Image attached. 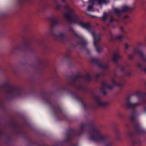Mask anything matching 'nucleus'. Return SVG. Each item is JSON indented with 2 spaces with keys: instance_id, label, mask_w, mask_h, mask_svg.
<instances>
[{
  "instance_id": "obj_22",
  "label": "nucleus",
  "mask_w": 146,
  "mask_h": 146,
  "mask_svg": "<svg viewBox=\"0 0 146 146\" xmlns=\"http://www.w3.org/2000/svg\"><path fill=\"white\" fill-rule=\"evenodd\" d=\"M108 2L105 0H96V2L99 5H102L103 4H106Z\"/></svg>"
},
{
  "instance_id": "obj_21",
  "label": "nucleus",
  "mask_w": 146,
  "mask_h": 146,
  "mask_svg": "<svg viewBox=\"0 0 146 146\" xmlns=\"http://www.w3.org/2000/svg\"><path fill=\"white\" fill-rule=\"evenodd\" d=\"M108 13L104 12L103 16L98 17V18L102 19L104 21H105L108 19Z\"/></svg>"
},
{
  "instance_id": "obj_3",
  "label": "nucleus",
  "mask_w": 146,
  "mask_h": 146,
  "mask_svg": "<svg viewBox=\"0 0 146 146\" xmlns=\"http://www.w3.org/2000/svg\"><path fill=\"white\" fill-rule=\"evenodd\" d=\"M126 107L132 110V113L130 116V119L132 124L136 132L138 134L144 133L145 131L140 127L139 123L136 120L135 118L138 115V113L135 107L139 104V103H132L130 102V98L128 96L127 99Z\"/></svg>"
},
{
  "instance_id": "obj_27",
  "label": "nucleus",
  "mask_w": 146,
  "mask_h": 146,
  "mask_svg": "<svg viewBox=\"0 0 146 146\" xmlns=\"http://www.w3.org/2000/svg\"><path fill=\"white\" fill-rule=\"evenodd\" d=\"M93 5H92L88 6L87 8V10L88 11H93Z\"/></svg>"
},
{
  "instance_id": "obj_20",
  "label": "nucleus",
  "mask_w": 146,
  "mask_h": 146,
  "mask_svg": "<svg viewBox=\"0 0 146 146\" xmlns=\"http://www.w3.org/2000/svg\"><path fill=\"white\" fill-rule=\"evenodd\" d=\"M121 58L120 56L117 53L114 54L113 56L112 60L115 63L117 62L118 59Z\"/></svg>"
},
{
  "instance_id": "obj_12",
  "label": "nucleus",
  "mask_w": 146,
  "mask_h": 146,
  "mask_svg": "<svg viewBox=\"0 0 146 146\" xmlns=\"http://www.w3.org/2000/svg\"><path fill=\"white\" fill-rule=\"evenodd\" d=\"M92 62L94 63L100 68L103 70H107L108 66L107 64H105L100 59L93 58L91 60Z\"/></svg>"
},
{
  "instance_id": "obj_2",
  "label": "nucleus",
  "mask_w": 146,
  "mask_h": 146,
  "mask_svg": "<svg viewBox=\"0 0 146 146\" xmlns=\"http://www.w3.org/2000/svg\"><path fill=\"white\" fill-rule=\"evenodd\" d=\"M40 94L43 100L50 105L54 115L58 119L66 120V116L59 105L57 103L52 104V103L51 102V96L49 93L44 90H42L41 91Z\"/></svg>"
},
{
  "instance_id": "obj_24",
  "label": "nucleus",
  "mask_w": 146,
  "mask_h": 146,
  "mask_svg": "<svg viewBox=\"0 0 146 146\" xmlns=\"http://www.w3.org/2000/svg\"><path fill=\"white\" fill-rule=\"evenodd\" d=\"M115 132L116 135V139L117 140H119L120 139V138L119 136V130L118 129H116L115 130Z\"/></svg>"
},
{
  "instance_id": "obj_11",
  "label": "nucleus",
  "mask_w": 146,
  "mask_h": 146,
  "mask_svg": "<svg viewBox=\"0 0 146 146\" xmlns=\"http://www.w3.org/2000/svg\"><path fill=\"white\" fill-rule=\"evenodd\" d=\"M145 86L146 87V82L145 83ZM136 95L139 98V101L141 104L143 106V109L146 112V92L143 93L139 91L137 92Z\"/></svg>"
},
{
  "instance_id": "obj_39",
  "label": "nucleus",
  "mask_w": 146,
  "mask_h": 146,
  "mask_svg": "<svg viewBox=\"0 0 146 146\" xmlns=\"http://www.w3.org/2000/svg\"><path fill=\"white\" fill-rule=\"evenodd\" d=\"M79 87L81 88H83V86H79Z\"/></svg>"
},
{
  "instance_id": "obj_40",
  "label": "nucleus",
  "mask_w": 146,
  "mask_h": 146,
  "mask_svg": "<svg viewBox=\"0 0 146 146\" xmlns=\"http://www.w3.org/2000/svg\"><path fill=\"white\" fill-rule=\"evenodd\" d=\"M61 1L62 2H65V0H61Z\"/></svg>"
},
{
  "instance_id": "obj_13",
  "label": "nucleus",
  "mask_w": 146,
  "mask_h": 146,
  "mask_svg": "<svg viewBox=\"0 0 146 146\" xmlns=\"http://www.w3.org/2000/svg\"><path fill=\"white\" fill-rule=\"evenodd\" d=\"M92 34L94 37V44L96 50L98 52H100L101 50V49L100 48V45L99 44V41L100 40V36L99 35H96L94 32H92Z\"/></svg>"
},
{
  "instance_id": "obj_5",
  "label": "nucleus",
  "mask_w": 146,
  "mask_h": 146,
  "mask_svg": "<svg viewBox=\"0 0 146 146\" xmlns=\"http://www.w3.org/2000/svg\"><path fill=\"white\" fill-rule=\"evenodd\" d=\"M3 86L7 90L8 96L10 99L15 96L20 97L23 92V89L21 87L16 86L10 84H5Z\"/></svg>"
},
{
  "instance_id": "obj_38",
  "label": "nucleus",
  "mask_w": 146,
  "mask_h": 146,
  "mask_svg": "<svg viewBox=\"0 0 146 146\" xmlns=\"http://www.w3.org/2000/svg\"><path fill=\"white\" fill-rule=\"evenodd\" d=\"M120 29L121 31L123 32V28L122 27H121Z\"/></svg>"
},
{
  "instance_id": "obj_35",
  "label": "nucleus",
  "mask_w": 146,
  "mask_h": 146,
  "mask_svg": "<svg viewBox=\"0 0 146 146\" xmlns=\"http://www.w3.org/2000/svg\"><path fill=\"white\" fill-rule=\"evenodd\" d=\"M129 59L131 60L133 58V56L132 55H129Z\"/></svg>"
},
{
  "instance_id": "obj_18",
  "label": "nucleus",
  "mask_w": 146,
  "mask_h": 146,
  "mask_svg": "<svg viewBox=\"0 0 146 146\" xmlns=\"http://www.w3.org/2000/svg\"><path fill=\"white\" fill-rule=\"evenodd\" d=\"M80 26L83 28L90 31L91 28L92 26L89 23H85L83 22L79 23Z\"/></svg>"
},
{
  "instance_id": "obj_19",
  "label": "nucleus",
  "mask_w": 146,
  "mask_h": 146,
  "mask_svg": "<svg viewBox=\"0 0 146 146\" xmlns=\"http://www.w3.org/2000/svg\"><path fill=\"white\" fill-rule=\"evenodd\" d=\"M124 37V36L123 35H120L117 36L115 37L112 36L111 37V40L112 42H114L118 40H121Z\"/></svg>"
},
{
  "instance_id": "obj_1",
  "label": "nucleus",
  "mask_w": 146,
  "mask_h": 146,
  "mask_svg": "<svg viewBox=\"0 0 146 146\" xmlns=\"http://www.w3.org/2000/svg\"><path fill=\"white\" fill-rule=\"evenodd\" d=\"M86 128L89 129L88 131L90 139L96 142L106 143L105 146H112L113 143L108 135L102 133L96 129L93 123H82L79 128L77 130L70 128L66 134L65 142L72 140L76 136H80L85 133Z\"/></svg>"
},
{
  "instance_id": "obj_15",
  "label": "nucleus",
  "mask_w": 146,
  "mask_h": 146,
  "mask_svg": "<svg viewBox=\"0 0 146 146\" xmlns=\"http://www.w3.org/2000/svg\"><path fill=\"white\" fill-rule=\"evenodd\" d=\"M127 135L130 138L132 139L131 142V146H141L140 142L137 141L134 138V135L133 132L129 131L127 132Z\"/></svg>"
},
{
  "instance_id": "obj_31",
  "label": "nucleus",
  "mask_w": 146,
  "mask_h": 146,
  "mask_svg": "<svg viewBox=\"0 0 146 146\" xmlns=\"http://www.w3.org/2000/svg\"><path fill=\"white\" fill-rule=\"evenodd\" d=\"M69 146H78V145L77 144H74L72 142H70L69 143Z\"/></svg>"
},
{
  "instance_id": "obj_16",
  "label": "nucleus",
  "mask_w": 146,
  "mask_h": 146,
  "mask_svg": "<svg viewBox=\"0 0 146 146\" xmlns=\"http://www.w3.org/2000/svg\"><path fill=\"white\" fill-rule=\"evenodd\" d=\"M94 98L97 104L99 106L106 107L109 104L108 102H102L98 96H95Z\"/></svg>"
},
{
  "instance_id": "obj_17",
  "label": "nucleus",
  "mask_w": 146,
  "mask_h": 146,
  "mask_svg": "<svg viewBox=\"0 0 146 146\" xmlns=\"http://www.w3.org/2000/svg\"><path fill=\"white\" fill-rule=\"evenodd\" d=\"M23 46L24 48L26 50H29L32 48L31 42L30 40H25L23 44Z\"/></svg>"
},
{
  "instance_id": "obj_33",
  "label": "nucleus",
  "mask_w": 146,
  "mask_h": 146,
  "mask_svg": "<svg viewBox=\"0 0 146 146\" xmlns=\"http://www.w3.org/2000/svg\"><path fill=\"white\" fill-rule=\"evenodd\" d=\"M125 46L126 49H127L129 47V45L127 43L125 44Z\"/></svg>"
},
{
  "instance_id": "obj_25",
  "label": "nucleus",
  "mask_w": 146,
  "mask_h": 146,
  "mask_svg": "<svg viewBox=\"0 0 146 146\" xmlns=\"http://www.w3.org/2000/svg\"><path fill=\"white\" fill-rule=\"evenodd\" d=\"M117 17L118 18L117 19H113L112 17H111L110 19V22L111 23L114 21H115L117 22H119L120 20H122V19L121 18H119L118 17Z\"/></svg>"
},
{
  "instance_id": "obj_14",
  "label": "nucleus",
  "mask_w": 146,
  "mask_h": 146,
  "mask_svg": "<svg viewBox=\"0 0 146 146\" xmlns=\"http://www.w3.org/2000/svg\"><path fill=\"white\" fill-rule=\"evenodd\" d=\"M72 95L73 97L76 99L81 104L83 108L85 109H86V106L84 103V99L80 97L79 94L78 92H74L72 93Z\"/></svg>"
},
{
  "instance_id": "obj_10",
  "label": "nucleus",
  "mask_w": 146,
  "mask_h": 146,
  "mask_svg": "<svg viewBox=\"0 0 146 146\" xmlns=\"http://www.w3.org/2000/svg\"><path fill=\"white\" fill-rule=\"evenodd\" d=\"M69 29V30L72 33V35L79 39V41L77 42L78 44L83 48H85L88 43L86 40L83 37L78 35L72 27H70Z\"/></svg>"
},
{
  "instance_id": "obj_36",
  "label": "nucleus",
  "mask_w": 146,
  "mask_h": 146,
  "mask_svg": "<svg viewBox=\"0 0 146 146\" xmlns=\"http://www.w3.org/2000/svg\"><path fill=\"white\" fill-rule=\"evenodd\" d=\"M90 16L91 17H93V18H97L98 17L96 16L93 15H90Z\"/></svg>"
},
{
  "instance_id": "obj_8",
  "label": "nucleus",
  "mask_w": 146,
  "mask_h": 146,
  "mask_svg": "<svg viewBox=\"0 0 146 146\" xmlns=\"http://www.w3.org/2000/svg\"><path fill=\"white\" fill-rule=\"evenodd\" d=\"M50 20L51 23V31L53 35L54 36H57V37L60 38L62 40L65 39L66 37L64 34L61 33L56 35L53 32V29L55 27L60 25V22L58 18L53 16L50 17Z\"/></svg>"
},
{
  "instance_id": "obj_23",
  "label": "nucleus",
  "mask_w": 146,
  "mask_h": 146,
  "mask_svg": "<svg viewBox=\"0 0 146 146\" xmlns=\"http://www.w3.org/2000/svg\"><path fill=\"white\" fill-rule=\"evenodd\" d=\"M64 57L65 58L68 59L70 61H71L72 57L71 54L69 53L66 54L64 56Z\"/></svg>"
},
{
  "instance_id": "obj_7",
  "label": "nucleus",
  "mask_w": 146,
  "mask_h": 146,
  "mask_svg": "<svg viewBox=\"0 0 146 146\" xmlns=\"http://www.w3.org/2000/svg\"><path fill=\"white\" fill-rule=\"evenodd\" d=\"M133 10V8L130 7L126 5L123 6L121 9H119L117 8H115L114 9L115 14L117 15L119 18H121L122 20L124 21L125 23H127L130 22V19L128 15H125L123 16H122L121 15L123 13L132 11Z\"/></svg>"
},
{
  "instance_id": "obj_37",
  "label": "nucleus",
  "mask_w": 146,
  "mask_h": 146,
  "mask_svg": "<svg viewBox=\"0 0 146 146\" xmlns=\"http://www.w3.org/2000/svg\"><path fill=\"white\" fill-rule=\"evenodd\" d=\"M119 116L120 117H123V115L121 114H120L119 115Z\"/></svg>"
},
{
  "instance_id": "obj_6",
  "label": "nucleus",
  "mask_w": 146,
  "mask_h": 146,
  "mask_svg": "<svg viewBox=\"0 0 146 146\" xmlns=\"http://www.w3.org/2000/svg\"><path fill=\"white\" fill-rule=\"evenodd\" d=\"M64 8L68 12L65 14L64 17L69 23L72 24L79 23L80 19L74 13V11L73 9L70 8L67 5L64 6Z\"/></svg>"
},
{
  "instance_id": "obj_30",
  "label": "nucleus",
  "mask_w": 146,
  "mask_h": 146,
  "mask_svg": "<svg viewBox=\"0 0 146 146\" xmlns=\"http://www.w3.org/2000/svg\"><path fill=\"white\" fill-rule=\"evenodd\" d=\"M91 2L92 5H94L95 2H96V0H89L88 2L90 3Z\"/></svg>"
},
{
  "instance_id": "obj_9",
  "label": "nucleus",
  "mask_w": 146,
  "mask_h": 146,
  "mask_svg": "<svg viewBox=\"0 0 146 146\" xmlns=\"http://www.w3.org/2000/svg\"><path fill=\"white\" fill-rule=\"evenodd\" d=\"M112 82L113 84H107L106 82L103 81L102 82V88H101V90L102 92L104 95L106 94V92L105 90V88L109 89H112L114 87L116 86H121L123 84L121 83H117L113 79L112 80Z\"/></svg>"
},
{
  "instance_id": "obj_28",
  "label": "nucleus",
  "mask_w": 146,
  "mask_h": 146,
  "mask_svg": "<svg viewBox=\"0 0 146 146\" xmlns=\"http://www.w3.org/2000/svg\"><path fill=\"white\" fill-rule=\"evenodd\" d=\"M56 9L58 10H60L61 8V5L58 4H57L56 5Z\"/></svg>"
},
{
  "instance_id": "obj_4",
  "label": "nucleus",
  "mask_w": 146,
  "mask_h": 146,
  "mask_svg": "<svg viewBox=\"0 0 146 146\" xmlns=\"http://www.w3.org/2000/svg\"><path fill=\"white\" fill-rule=\"evenodd\" d=\"M84 78L87 81L90 82L93 80V78L88 74L83 76L80 74H77L70 76L69 84L63 87L62 90L71 92L74 87H76L77 81L79 79Z\"/></svg>"
},
{
  "instance_id": "obj_29",
  "label": "nucleus",
  "mask_w": 146,
  "mask_h": 146,
  "mask_svg": "<svg viewBox=\"0 0 146 146\" xmlns=\"http://www.w3.org/2000/svg\"><path fill=\"white\" fill-rule=\"evenodd\" d=\"M132 72H128L125 73V75L128 76H131Z\"/></svg>"
},
{
  "instance_id": "obj_34",
  "label": "nucleus",
  "mask_w": 146,
  "mask_h": 146,
  "mask_svg": "<svg viewBox=\"0 0 146 146\" xmlns=\"http://www.w3.org/2000/svg\"><path fill=\"white\" fill-rule=\"evenodd\" d=\"M11 126L14 128H16L17 127V125L15 123H12L11 124Z\"/></svg>"
},
{
  "instance_id": "obj_26",
  "label": "nucleus",
  "mask_w": 146,
  "mask_h": 146,
  "mask_svg": "<svg viewBox=\"0 0 146 146\" xmlns=\"http://www.w3.org/2000/svg\"><path fill=\"white\" fill-rule=\"evenodd\" d=\"M100 75L101 74L100 73H98L96 74L95 75V79L96 80H98Z\"/></svg>"
},
{
  "instance_id": "obj_32",
  "label": "nucleus",
  "mask_w": 146,
  "mask_h": 146,
  "mask_svg": "<svg viewBox=\"0 0 146 146\" xmlns=\"http://www.w3.org/2000/svg\"><path fill=\"white\" fill-rule=\"evenodd\" d=\"M119 68L120 70L123 72L125 70V68L121 66H120Z\"/></svg>"
}]
</instances>
